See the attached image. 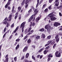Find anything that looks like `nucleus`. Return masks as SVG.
<instances>
[{
  "instance_id": "42",
  "label": "nucleus",
  "mask_w": 62,
  "mask_h": 62,
  "mask_svg": "<svg viewBox=\"0 0 62 62\" xmlns=\"http://www.w3.org/2000/svg\"><path fill=\"white\" fill-rule=\"evenodd\" d=\"M53 1V0H49V2L50 3H51Z\"/></svg>"
},
{
  "instance_id": "56",
  "label": "nucleus",
  "mask_w": 62,
  "mask_h": 62,
  "mask_svg": "<svg viewBox=\"0 0 62 62\" xmlns=\"http://www.w3.org/2000/svg\"><path fill=\"white\" fill-rule=\"evenodd\" d=\"M40 56V55H37V58H39Z\"/></svg>"
},
{
  "instance_id": "55",
  "label": "nucleus",
  "mask_w": 62,
  "mask_h": 62,
  "mask_svg": "<svg viewBox=\"0 0 62 62\" xmlns=\"http://www.w3.org/2000/svg\"><path fill=\"white\" fill-rule=\"evenodd\" d=\"M6 27H5L4 29V32H6Z\"/></svg>"
},
{
  "instance_id": "34",
  "label": "nucleus",
  "mask_w": 62,
  "mask_h": 62,
  "mask_svg": "<svg viewBox=\"0 0 62 62\" xmlns=\"http://www.w3.org/2000/svg\"><path fill=\"white\" fill-rule=\"evenodd\" d=\"M10 4V2H9L8 1L7 2V3L6 4V5H7L8 6V5H9Z\"/></svg>"
},
{
  "instance_id": "19",
  "label": "nucleus",
  "mask_w": 62,
  "mask_h": 62,
  "mask_svg": "<svg viewBox=\"0 0 62 62\" xmlns=\"http://www.w3.org/2000/svg\"><path fill=\"white\" fill-rule=\"evenodd\" d=\"M44 48H41L39 51V53H40L41 52H42V50H44Z\"/></svg>"
},
{
  "instance_id": "2",
  "label": "nucleus",
  "mask_w": 62,
  "mask_h": 62,
  "mask_svg": "<svg viewBox=\"0 0 62 62\" xmlns=\"http://www.w3.org/2000/svg\"><path fill=\"white\" fill-rule=\"evenodd\" d=\"M25 23H26V22L25 21L22 23L21 25L20 28H22V32H23L24 27Z\"/></svg>"
},
{
  "instance_id": "52",
  "label": "nucleus",
  "mask_w": 62,
  "mask_h": 62,
  "mask_svg": "<svg viewBox=\"0 0 62 62\" xmlns=\"http://www.w3.org/2000/svg\"><path fill=\"white\" fill-rule=\"evenodd\" d=\"M35 23L33 22V23H32V25L33 26H35Z\"/></svg>"
},
{
  "instance_id": "10",
  "label": "nucleus",
  "mask_w": 62,
  "mask_h": 62,
  "mask_svg": "<svg viewBox=\"0 0 62 62\" xmlns=\"http://www.w3.org/2000/svg\"><path fill=\"white\" fill-rule=\"evenodd\" d=\"M11 18H12V15H10L9 17L8 21H10L11 20Z\"/></svg>"
},
{
  "instance_id": "27",
  "label": "nucleus",
  "mask_w": 62,
  "mask_h": 62,
  "mask_svg": "<svg viewBox=\"0 0 62 62\" xmlns=\"http://www.w3.org/2000/svg\"><path fill=\"white\" fill-rule=\"evenodd\" d=\"M29 2V0H26L25 2V4H27V3H28Z\"/></svg>"
},
{
  "instance_id": "38",
  "label": "nucleus",
  "mask_w": 62,
  "mask_h": 62,
  "mask_svg": "<svg viewBox=\"0 0 62 62\" xmlns=\"http://www.w3.org/2000/svg\"><path fill=\"white\" fill-rule=\"evenodd\" d=\"M51 7H52V5L50 6L48 8L50 10V9H51Z\"/></svg>"
},
{
  "instance_id": "17",
  "label": "nucleus",
  "mask_w": 62,
  "mask_h": 62,
  "mask_svg": "<svg viewBox=\"0 0 62 62\" xmlns=\"http://www.w3.org/2000/svg\"><path fill=\"white\" fill-rule=\"evenodd\" d=\"M19 46H20L18 44L17 45L16 47V50H17V49H18L19 48Z\"/></svg>"
},
{
  "instance_id": "5",
  "label": "nucleus",
  "mask_w": 62,
  "mask_h": 62,
  "mask_svg": "<svg viewBox=\"0 0 62 62\" xmlns=\"http://www.w3.org/2000/svg\"><path fill=\"white\" fill-rule=\"evenodd\" d=\"M58 52L57 51L55 53V56L56 57H60L61 56V53H59L58 54Z\"/></svg>"
},
{
  "instance_id": "11",
  "label": "nucleus",
  "mask_w": 62,
  "mask_h": 62,
  "mask_svg": "<svg viewBox=\"0 0 62 62\" xmlns=\"http://www.w3.org/2000/svg\"><path fill=\"white\" fill-rule=\"evenodd\" d=\"M40 18H41V17H37L36 19V22H38V21H39V20H40Z\"/></svg>"
},
{
  "instance_id": "61",
  "label": "nucleus",
  "mask_w": 62,
  "mask_h": 62,
  "mask_svg": "<svg viewBox=\"0 0 62 62\" xmlns=\"http://www.w3.org/2000/svg\"><path fill=\"white\" fill-rule=\"evenodd\" d=\"M8 9H9V10H10V8H11L10 7H9V6H8Z\"/></svg>"
},
{
  "instance_id": "14",
  "label": "nucleus",
  "mask_w": 62,
  "mask_h": 62,
  "mask_svg": "<svg viewBox=\"0 0 62 62\" xmlns=\"http://www.w3.org/2000/svg\"><path fill=\"white\" fill-rule=\"evenodd\" d=\"M48 52V50H45L44 52V54H47V53Z\"/></svg>"
},
{
  "instance_id": "45",
  "label": "nucleus",
  "mask_w": 62,
  "mask_h": 62,
  "mask_svg": "<svg viewBox=\"0 0 62 62\" xmlns=\"http://www.w3.org/2000/svg\"><path fill=\"white\" fill-rule=\"evenodd\" d=\"M8 5L6 4L5 6V8H8Z\"/></svg>"
},
{
  "instance_id": "43",
  "label": "nucleus",
  "mask_w": 62,
  "mask_h": 62,
  "mask_svg": "<svg viewBox=\"0 0 62 62\" xmlns=\"http://www.w3.org/2000/svg\"><path fill=\"white\" fill-rule=\"evenodd\" d=\"M50 60H51V58H49V57L47 59V61H50Z\"/></svg>"
},
{
  "instance_id": "4",
  "label": "nucleus",
  "mask_w": 62,
  "mask_h": 62,
  "mask_svg": "<svg viewBox=\"0 0 62 62\" xmlns=\"http://www.w3.org/2000/svg\"><path fill=\"white\" fill-rule=\"evenodd\" d=\"M50 18H51L50 20L51 21H55V20H56V19H57V18H56L53 16H51L49 17Z\"/></svg>"
},
{
  "instance_id": "28",
  "label": "nucleus",
  "mask_w": 62,
  "mask_h": 62,
  "mask_svg": "<svg viewBox=\"0 0 62 62\" xmlns=\"http://www.w3.org/2000/svg\"><path fill=\"white\" fill-rule=\"evenodd\" d=\"M46 4H45L43 6L42 9H43V8H44L45 7H46Z\"/></svg>"
},
{
  "instance_id": "24",
  "label": "nucleus",
  "mask_w": 62,
  "mask_h": 62,
  "mask_svg": "<svg viewBox=\"0 0 62 62\" xmlns=\"http://www.w3.org/2000/svg\"><path fill=\"white\" fill-rule=\"evenodd\" d=\"M54 14V12H52L51 13H50L48 15V16L49 17L50 15H53V14Z\"/></svg>"
},
{
  "instance_id": "57",
  "label": "nucleus",
  "mask_w": 62,
  "mask_h": 62,
  "mask_svg": "<svg viewBox=\"0 0 62 62\" xmlns=\"http://www.w3.org/2000/svg\"><path fill=\"white\" fill-rule=\"evenodd\" d=\"M43 57V56L42 55H41L40 56V59H41L42 57Z\"/></svg>"
},
{
  "instance_id": "16",
  "label": "nucleus",
  "mask_w": 62,
  "mask_h": 62,
  "mask_svg": "<svg viewBox=\"0 0 62 62\" xmlns=\"http://www.w3.org/2000/svg\"><path fill=\"white\" fill-rule=\"evenodd\" d=\"M39 0H37V3L36 6V8H38V7L39 4Z\"/></svg>"
},
{
  "instance_id": "6",
  "label": "nucleus",
  "mask_w": 62,
  "mask_h": 62,
  "mask_svg": "<svg viewBox=\"0 0 62 62\" xmlns=\"http://www.w3.org/2000/svg\"><path fill=\"white\" fill-rule=\"evenodd\" d=\"M60 24H61L60 23L57 22H55L54 25L55 26L57 27V26H58V25H60Z\"/></svg>"
},
{
  "instance_id": "40",
  "label": "nucleus",
  "mask_w": 62,
  "mask_h": 62,
  "mask_svg": "<svg viewBox=\"0 0 62 62\" xmlns=\"http://www.w3.org/2000/svg\"><path fill=\"white\" fill-rule=\"evenodd\" d=\"M58 35H57L55 37V38L56 39H58Z\"/></svg>"
},
{
  "instance_id": "48",
  "label": "nucleus",
  "mask_w": 62,
  "mask_h": 62,
  "mask_svg": "<svg viewBox=\"0 0 62 62\" xmlns=\"http://www.w3.org/2000/svg\"><path fill=\"white\" fill-rule=\"evenodd\" d=\"M52 41H48V44H49V45L50 44V43H51V42H52Z\"/></svg>"
},
{
  "instance_id": "60",
  "label": "nucleus",
  "mask_w": 62,
  "mask_h": 62,
  "mask_svg": "<svg viewBox=\"0 0 62 62\" xmlns=\"http://www.w3.org/2000/svg\"><path fill=\"white\" fill-rule=\"evenodd\" d=\"M12 35H11L9 37V39H11V38H12Z\"/></svg>"
},
{
  "instance_id": "50",
  "label": "nucleus",
  "mask_w": 62,
  "mask_h": 62,
  "mask_svg": "<svg viewBox=\"0 0 62 62\" xmlns=\"http://www.w3.org/2000/svg\"><path fill=\"white\" fill-rule=\"evenodd\" d=\"M43 1V0H41L40 1V2L39 3V5H40V4H41V3H42V1Z\"/></svg>"
},
{
  "instance_id": "21",
  "label": "nucleus",
  "mask_w": 62,
  "mask_h": 62,
  "mask_svg": "<svg viewBox=\"0 0 62 62\" xmlns=\"http://www.w3.org/2000/svg\"><path fill=\"white\" fill-rule=\"evenodd\" d=\"M24 2H25V0H23V2L21 3V5L22 6H23L24 4Z\"/></svg>"
},
{
  "instance_id": "47",
  "label": "nucleus",
  "mask_w": 62,
  "mask_h": 62,
  "mask_svg": "<svg viewBox=\"0 0 62 62\" xmlns=\"http://www.w3.org/2000/svg\"><path fill=\"white\" fill-rule=\"evenodd\" d=\"M27 38V36H26L24 37V39L25 40V39H26Z\"/></svg>"
},
{
  "instance_id": "13",
  "label": "nucleus",
  "mask_w": 62,
  "mask_h": 62,
  "mask_svg": "<svg viewBox=\"0 0 62 62\" xmlns=\"http://www.w3.org/2000/svg\"><path fill=\"white\" fill-rule=\"evenodd\" d=\"M18 28H19V26H17L16 28L15 31H14V33H15L16 32V31H17V30L18 29Z\"/></svg>"
},
{
  "instance_id": "23",
  "label": "nucleus",
  "mask_w": 62,
  "mask_h": 62,
  "mask_svg": "<svg viewBox=\"0 0 62 62\" xmlns=\"http://www.w3.org/2000/svg\"><path fill=\"white\" fill-rule=\"evenodd\" d=\"M62 8V5H61L59 7H57V9H59V8Z\"/></svg>"
},
{
  "instance_id": "36",
  "label": "nucleus",
  "mask_w": 62,
  "mask_h": 62,
  "mask_svg": "<svg viewBox=\"0 0 62 62\" xmlns=\"http://www.w3.org/2000/svg\"><path fill=\"white\" fill-rule=\"evenodd\" d=\"M49 48H50V46H48L47 47H46L45 48V49H46V50H48V49H49Z\"/></svg>"
},
{
  "instance_id": "63",
  "label": "nucleus",
  "mask_w": 62,
  "mask_h": 62,
  "mask_svg": "<svg viewBox=\"0 0 62 62\" xmlns=\"http://www.w3.org/2000/svg\"><path fill=\"white\" fill-rule=\"evenodd\" d=\"M27 7H28V4H27L25 6V8H27Z\"/></svg>"
},
{
  "instance_id": "49",
  "label": "nucleus",
  "mask_w": 62,
  "mask_h": 62,
  "mask_svg": "<svg viewBox=\"0 0 62 62\" xmlns=\"http://www.w3.org/2000/svg\"><path fill=\"white\" fill-rule=\"evenodd\" d=\"M31 11H32V9H31L29 10V11H28V12L29 13H30V12H31Z\"/></svg>"
},
{
  "instance_id": "58",
  "label": "nucleus",
  "mask_w": 62,
  "mask_h": 62,
  "mask_svg": "<svg viewBox=\"0 0 62 62\" xmlns=\"http://www.w3.org/2000/svg\"><path fill=\"white\" fill-rule=\"evenodd\" d=\"M59 15L60 16H62V14H61V13H59Z\"/></svg>"
},
{
  "instance_id": "30",
  "label": "nucleus",
  "mask_w": 62,
  "mask_h": 62,
  "mask_svg": "<svg viewBox=\"0 0 62 62\" xmlns=\"http://www.w3.org/2000/svg\"><path fill=\"white\" fill-rule=\"evenodd\" d=\"M18 10H19L18 11V12H19V11L21 10V7H19L18 8Z\"/></svg>"
},
{
  "instance_id": "37",
  "label": "nucleus",
  "mask_w": 62,
  "mask_h": 62,
  "mask_svg": "<svg viewBox=\"0 0 62 62\" xmlns=\"http://www.w3.org/2000/svg\"><path fill=\"white\" fill-rule=\"evenodd\" d=\"M31 30V27H30V28H29L28 30V32H29Z\"/></svg>"
},
{
  "instance_id": "18",
  "label": "nucleus",
  "mask_w": 62,
  "mask_h": 62,
  "mask_svg": "<svg viewBox=\"0 0 62 62\" xmlns=\"http://www.w3.org/2000/svg\"><path fill=\"white\" fill-rule=\"evenodd\" d=\"M51 37H52V36L49 35L47 37V38L48 39H50L51 38Z\"/></svg>"
},
{
  "instance_id": "31",
  "label": "nucleus",
  "mask_w": 62,
  "mask_h": 62,
  "mask_svg": "<svg viewBox=\"0 0 62 62\" xmlns=\"http://www.w3.org/2000/svg\"><path fill=\"white\" fill-rule=\"evenodd\" d=\"M56 41H57V43H58V41H59V38H58L57 39H56Z\"/></svg>"
},
{
  "instance_id": "33",
  "label": "nucleus",
  "mask_w": 62,
  "mask_h": 62,
  "mask_svg": "<svg viewBox=\"0 0 62 62\" xmlns=\"http://www.w3.org/2000/svg\"><path fill=\"white\" fill-rule=\"evenodd\" d=\"M48 9L46 8L45 10V12H48Z\"/></svg>"
},
{
  "instance_id": "26",
  "label": "nucleus",
  "mask_w": 62,
  "mask_h": 62,
  "mask_svg": "<svg viewBox=\"0 0 62 62\" xmlns=\"http://www.w3.org/2000/svg\"><path fill=\"white\" fill-rule=\"evenodd\" d=\"M36 38L37 39H39L40 38V36H38L36 37Z\"/></svg>"
},
{
  "instance_id": "41",
  "label": "nucleus",
  "mask_w": 62,
  "mask_h": 62,
  "mask_svg": "<svg viewBox=\"0 0 62 62\" xmlns=\"http://www.w3.org/2000/svg\"><path fill=\"white\" fill-rule=\"evenodd\" d=\"M20 40V39H17L16 40V41L17 42L19 41Z\"/></svg>"
},
{
  "instance_id": "35",
  "label": "nucleus",
  "mask_w": 62,
  "mask_h": 62,
  "mask_svg": "<svg viewBox=\"0 0 62 62\" xmlns=\"http://www.w3.org/2000/svg\"><path fill=\"white\" fill-rule=\"evenodd\" d=\"M14 60L15 61H16L17 60V57H16L14 58Z\"/></svg>"
},
{
  "instance_id": "3",
  "label": "nucleus",
  "mask_w": 62,
  "mask_h": 62,
  "mask_svg": "<svg viewBox=\"0 0 62 62\" xmlns=\"http://www.w3.org/2000/svg\"><path fill=\"white\" fill-rule=\"evenodd\" d=\"M38 11L37 9H35L34 12L35 13V14L34 15H32V16H31V17L30 18V19H31V20H32L33 19V17L35 16V15H37V14L38 13Z\"/></svg>"
},
{
  "instance_id": "7",
  "label": "nucleus",
  "mask_w": 62,
  "mask_h": 62,
  "mask_svg": "<svg viewBox=\"0 0 62 62\" xmlns=\"http://www.w3.org/2000/svg\"><path fill=\"white\" fill-rule=\"evenodd\" d=\"M8 18L7 17H6L3 20V21H3V23L4 24H6L7 23V21H8V19H7Z\"/></svg>"
},
{
  "instance_id": "8",
  "label": "nucleus",
  "mask_w": 62,
  "mask_h": 62,
  "mask_svg": "<svg viewBox=\"0 0 62 62\" xmlns=\"http://www.w3.org/2000/svg\"><path fill=\"white\" fill-rule=\"evenodd\" d=\"M27 48H28L27 46L25 47L23 50V52H26L27 50Z\"/></svg>"
},
{
  "instance_id": "54",
  "label": "nucleus",
  "mask_w": 62,
  "mask_h": 62,
  "mask_svg": "<svg viewBox=\"0 0 62 62\" xmlns=\"http://www.w3.org/2000/svg\"><path fill=\"white\" fill-rule=\"evenodd\" d=\"M14 23H13L11 25V27H14Z\"/></svg>"
},
{
  "instance_id": "15",
  "label": "nucleus",
  "mask_w": 62,
  "mask_h": 62,
  "mask_svg": "<svg viewBox=\"0 0 62 62\" xmlns=\"http://www.w3.org/2000/svg\"><path fill=\"white\" fill-rule=\"evenodd\" d=\"M29 53H27L25 56L26 58H28V57H29Z\"/></svg>"
},
{
  "instance_id": "25",
  "label": "nucleus",
  "mask_w": 62,
  "mask_h": 62,
  "mask_svg": "<svg viewBox=\"0 0 62 62\" xmlns=\"http://www.w3.org/2000/svg\"><path fill=\"white\" fill-rule=\"evenodd\" d=\"M31 40L30 39H29L27 41V43H30L31 42Z\"/></svg>"
},
{
  "instance_id": "39",
  "label": "nucleus",
  "mask_w": 62,
  "mask_h": 62,
  "mask_svg": "<svg viewBox=\"0 0 62 62\" xmlns=\"http://www.w3.org/2000/svg\"><path fill=\"white\" fill-rule=\"evenodd\" d=\"M32 58L34 60H35V57L34 56H32Z\"/></svg>"
},
{
  "instance_id": "32",
  "label": "nucleus",
  "mask_w": 62,
  "mask_h": 62,
  "mask_svg": "<svg viewBox=\"0 0 62 62\" xmlns=\"http://www.w3.org/2000/svg\"><path fill=\"white\" fill-rule=\"evenodd\" d=\"M59 5V2H58L56 3L55 4V6H56L57 7Z\"/></svg>"
},
{
  "instance_id": "64",
  "label": "nucleus",
  "mask_w": 62,
  "mask_h": 62,
  "mask_svg": "<svg viewBox=\"0 0 62 62\" xmlns=\"http://www.w3.org/2000/svg\"><path fill=\"white\" fill-rule=\"evenodd\" d=\"M59 30H60V31H62V28H60Z\"/></svg>"
},
{
  "instance_id": "22",
  "label": "nucleus",
  "mask_w": 62,
  "mask_h": 62,
  "mask_svg": "<svg viewBox=\"0 0 62 62\" xmlns=\"http://www.w3.org/2000/svg\"><path fill=\"white\" fill-rule=\"evenodd\" d=\"M39 31H41L42 32H43L44 31V29L43 28H42L39 30Z\"/></svg>"
},
{
  "instance_id": "12",
  "label": "nucleus",
  "mask_w": 62,
  "mask_h": 62,
  "mask_svg": "<svg viewBox=\"0 0 62 62\" xmlns=\"http://www.w3.org/2000/svg\"><path fill=\"white\" fill-rule=\"evenodd\" d=\"M41 37H42L43 39H45V35L44 34H43L41 35Z\"/></svg>"
},
{
  "instance_id": "51",
  "label": "nucleus",
  "mask_w": 62,
  "mask_h": 62,
  "mask_svg": "<svg viewBox=\"0 0 62 62\" xmlns=\"http://www.w3.org/2000/svg\"><path fill=\"white\" fill-rule=\"evenodd\" d=\"M24 56H23L21 58V60H23V59H24Z\"/></svg>"
},
{
  "instance_id": "44",
  "label": "nucleus",
  "mask_w": 62,
  "mask_h": 62,
  "mask_svg": "<svg viewBox=\"0 0 62 62\" xmlns=\"http://www.w3.org/2000/svg\"><path fill=\"white\" fill-rule=\"evenodd\" d=\"M8 26H9V23H7L6 27H8Z\"/></svg>"
},
{
  "instance_id": "20",
  "label": "nucleus",
  "mask_w": 62,
  "mask_h": 62,
  "mask_svg": "<svg viewBox=\"0 0 62 62\" xmlns=\"http://www.w3.org/2000/svg\"><path fill=\"white\" fill-rule=\"evenodd\" d=\"M48 57H53V56L51 54H50L48 55Z\"/></svg>"
},
{
  "instance_id": "29",
  "label": "nucleus",
  "mask_w": 62,
  "mask_h": 62,
  "mask_svg": "<svg viewBox=\"0 0 62 62\" xmlns=\"http://www.w3.org/2000/svg\"><path fill=\"white\" fill-rule=\"evenodd\" d=\"M30 15V14H28L25 16V17L26 18V17H27L28 16H29V15Z\"/></svg>"
},
{
  "instance_id": "53",
  "label": "nucleus",
  "mask_w": 62,
  "mask_h": 62,
  "mask_svg": "<svg viewBox=\"0 0 62 62\" xmlns=\"http://www.w3.org/2000/svg\"><path fill=\"white\" fill-rule=\"evenodd\" d=\"M35 16H34V18L32 21H35Z\"/></svg>"
},
{
  "instance_id": "9",
  "label": "nucleus",
  "mask_w": 62,
  "mask_h": 62,
  "mask_svg": "<svg viewBox=\"0 0 62 62\" xmlns=\"http://www.w3.org/2000/svg\"><path fill=\"white\" fill-rule=\"evenodd\" d=\"M14 8H15V7L14 6H13V8H12V13H15V12H16V11L15 10L14 11Z\"/></svg>"
},
{
  "instance_id": "1",
  "label": "nucleus",
  "mask_w": 62,
  "mask_h": 62,
  "mask_svg": "<svg viewBox=\"0 0 62 62\" xmlns=\"http://www.w3.org/2000/svg\"><path fill=\"white\" fill-rule=\"evenodd\" d=\"M45 29H47L48 33L49 34L51 32V26H49V25L48 24L45 26Z\"/></svg>"
},
{
  "instance_id": "46",
  "label": "nucleus",
  "mask_w": 62,
  "mask_h": 62,
  "mask_svg": "<svg viewBox=\"0 0 62 62\" xmlns=\"http://www.w3.org/2000/svg\"><path fill=\"white\" fill-rule=\"evenodd\" d=\"M49 45V44H47L45 45V47H46V46H48Z\"/></svg>"
},
{
  "instance_id": "59",
  "label": "nucleus",
  "mask_w": 62,
  "mask_h": 62,
  "mask_svg": "<svg viewBox=\"0 0 62 62\" xmlns=\"http://www.w3.org/2000/svg\"><path fill=\"white\" fill-rule=\"evenodd\" d=\"M32 34V33L30 32L29 33H28V35H31V34Z\"/></svg>"
},
{
  "instance_id": "62",
  "label": "nucleus",
  "mask_w": 62,
  "mask_h": 62,
  "mask_svg": "<svg viewBox=\"0 0 62 62\" xmlns=\"http://www.w3.org/2000/svg\"><path fill=\"white\" fill-rule=\"evenodd\" d=\"M17 15H16V16H15V19H16V18H17Z\"/></svg>"
}]
</instances>
